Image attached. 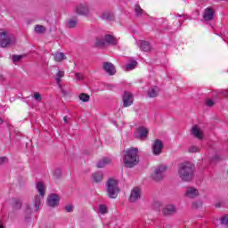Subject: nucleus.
<instances>
[{"mask_svg":"<svg viewBox=\"0 0 228 228\" xmlns=\"http://www.w3.org/2000/svg\"><path fill=\"white\" fill-rule=\"evenodd\" d=\"M123 163L126 168H134V167H136L140 163L138 148H129L123 151Z\"/></svg>","mask_w":228,"mask_h":228,"instance_id":"1","label":"nucleus"},{"mask_svg":"<svg viewBox=\"0 0 228 228\" xmlns=\"http://www.w3.org/2000/svg\"><path fill=\"white\" fill-rule=\"evenodd\" d=\"M195 166L190 162H183L179 165L178 175L185 183L193 181Z\"/></svg>","mask_w":228,"mask_h":228,"instance_id":"2","label":"nucleus"},{"mask_svg":"<svg viewBox=\"0 0 228 228\" xmlns=\"http://www.w3.org/2000/svg\"><path fill=\"white\" fill-rule=\"evenodd\" d=\"M106 186L107 193L110 199H117L118 193L120 192L117 180L110 178L106 183Z\"/></svg>","mask_w":228,"mask_h":228,"instance_id":"3","label":"nucleus"},{"mask_svg":"<svg viewBox=\"0 0 228 228\" xmlns=\"http://www.w3.org/2000/svg\"><path fill=\"white\" fill-rule=\"evenodd\" d=\"M95 44H96L97 47H104V45H106V44H108L109 45H117V44H118V41L117 40V37H115L110 34H107L102 38L97 37Z\"/></svg>","mask_w":228,"mask_h":228,"instance_id":"4","label":"nucleus"},{"mask_svg":"<svg viewBox=\"0 0 228 228\" xmlns=\"http://www.w3.org/2000/svg\"><path fill=\"white\" fill-rule=\"evenodd\" d=\"M37 190L39 193V196H36L34 199V206L36 208V211L40 209V204L42 203V197L45 195V185L42 183V182H38L37 183Z\"/></svg>","mask_w":228,"mask_h":228,"instance_id":"5","label":"nucleus"},{"mask_svg":"<svg viewBox=\"0 0 228 228\" xmlns=\"http://www.w3.org/2000/svg\"><path fill=\"white\" fill-rule=\"evenodd\" d=\"M15 41V37L8 34L7 31L0 29V47H8Z\"/></svg>","mask_w":228,"mask_h":228,"instance_id":"6","label":"nucleus"},{"mask_svg":"<svg viewBox=\"0 0 228 228\" xmlns=\"http://www.w3.org/2000/svg\"><path fill=\"white\" fill-rule=\"evenodd\" d=\"M168 167L167 166L160 165L154 168L153 173L151 174V178L153 181H163L165 175H167V170Z\"/></svg>","mask_w":228,"mask_h":228,"instance_id":"7","label":"nucleus"},{"mask_svg":"<svg viewBox=\"0 0 228 228\" xmlns=\"http://www.w3.org/2000/svg\"><path fill=\"white\" fill-rule=\"evenodd\" d=\"M163 147H165L163 144V141L156 139L151 146L152 153L154 154V156H159V154L163 152Z\"/></svg>","mask_w":228,"mask_h":228,"instance_id":"8","label":"nucleus"},{"mask_svg":"<svg viewBox=\"0 0 228 228\" xmlns=\"http://www.w3.org/2000/svg\"><path fill=\"white\" fill-rule=\"evenodd\" d=\"M134 136L139 140H145V138L149 136V129L141 126L136 130V133L134 134Z\"/></svg>","mask_w":228,"mask_h":228,"instance_id":"9","label":"nucleus"},{"mask_svg":"<svg viewBox=\"0 0 228 228\" xmlns=\"http://www.w3.org/2000/svg\"><path fill=\"white\" fill-rule=\"evenodd\" d=\"M140 199H142V191H140V188L135 187L130 193L129 200L130 202H136Z\"/></svg>","mask_w":228,"mask_h":228,"instance_id":"10","label":"nucleus"},{"mask_svg":"<svg viewBox=\"0 0 228 228\" xmlns=\"http://www.w3.org/2000/svg\"><path fill=\"white\" fill-rule=\"evenodd\" d=\"M60 204V196L58 194H50L47 198V205L50 208H56Z\"/></svg>","mask_w":228,"mask_h":228,"instance_id":"11","label":"nucleus"},{"mask_svg":"<svg viewBox=\"0 0 228 228\" xmlns=\"http://www.w3.org/2000/svg\"><path fill=\"white\" fill-rule=\"evenodd\" d=\"M213 19H215V10L211 7L206 8L203 12V20L209 22L210 20H213Z\"/></svg>","mask_w":228,"mask_h":228,"instance_id":"12","label":"nucleus"},{"mask_svg":"<svg viewBox=\"0 0 228 228\" xmlns=\"http://www.w3.org/2000/svg\"><path fill=\"white\" fill-rule=\"evenodd\" d=\"M102 69L107 72V74H109V76H115V74H117L115 65L111 62H103Z\"/></svg>","mask_w":228,"mask_h":228,"instance_id":"13","label":"nucleus"},{"mask_svg":"<svg viewBox=\"0 0 228 228\" xmlns=\"http://www.w3.org/2000/svg\"><path fill=\"white\" fill-rule=\"evenodd\" d=\"M185 197L188 199H195L199 197V190L194 187H187L184 192Z\"/></svg>","mask_w":228,"mask_h":228,"instance_id":"14","label":"nucleus"},{"mask_svg":"<svg viewBox=\"0 0 228 228\" xmlns=\"http://www.w3.org/2000/svg\"><path fill=\"white\" fill-rule=\"evenodd\" d=\"M133 94L129 92H125L123 95V106L124 108H128L133 104Z\"/></svg>","mask_w":228,"mask_h":228,"instance_id":"15","label":"nucleus"},{"mask_svg":"<svg viewBox=\"0 0 228 228\" xmlns=\"http://www.w3.org/2000/svg\"><path fill=\"white\" fill-rule=\"evenodd\" d=\"M177 211V208H175V205H167L163 210L162 213L165 216H170L172 215H175Z\"/></svg>","mask_w":228,"mask_h":228,"instance_id":"16","label":"nucleus"},{"mask_svg":"<svg viewBox=\"0 0 228 228\" xmlns=\"http://www.w3.org/2000/svg\"><path fill=\"white\" fill-rule=\"evenodd\" d=\"M77 13L78 15H88L90 13V7L86 4H81L77 7Z\"/></svg>","mask_w":228,"mask_h":228,"instance_id":"17","label":"nucleus"},{"mask_svg":"<svg viewBox=\"0 0 228 228\" xmlns=\"http://www.w3.org/2000/svg\"><path fill=\"white\" fill-rule=\"evenodd\" d=\"M191 133L198 140H202V138H203L202 131H200L199 126H192Z\"/></svg>","mask_w":228,"mask_h":228,"instance_id":"18","label":"nucleus"},{"mask_svg":"<svg viewBox=\"0 0 228 228\" xmlns=\"http://www.w3.org/2000/svg\"><path fill=\"white\" fill-rule=\"evenodd\" d=\"M110 164H111V159L103 158L97 162L96 167L97 168H104V167H107V165Z\"/></svg>","mask_w":228,"mask_h":228,"instance_id":"19","label":"nucleus"},{"mask_svg":"<svg viewBox=\"0 0 228 228\" xmlns=\"http://www.w3.org/2000/svg\"><path fill=\"white\" fill-rule=\"evenodd\" d=\"M159 92H160L159 87L153 86L148 90V95L149 97H151V98L158 97V95H159Z\"/></svg>","mask_w":228,"mask_h":228,"instance_id":"20","label":"nucleus"},{"mask_svg":"<svg viewBox=\"0 0 228 228\" xmlns=\"http://www.w3.org/2000/svg\"><path fill=\"white\" fill-rule=\"evenodd\" d=\"M53 56L54 58V61L57 62L63 61V60H67V56L65 55V53L61 52H56L53 54Z\"/></svg>","mask_w":228,"mask_h":228,"instance_id":"21","label":"nucleus"},{"mask_svg":"<svg viewBox=\"0 0 228 228\" xmlns=\"http://www.w3.org/2000/svg\"><path fill=\"white\" fill-rule=\"evenodd\" d=\"M102 177H104L102 172H95L92 175V181L93 183H101V181H102Z\"/></svg>","mask_w":228,"mask_h":228,"instance_id":"22","label":"nucleus"},{"mask_svg":"<svg viewBox=\"0 0 228 228\" xmlns=\"http://www.w3.org/2000/svg\"><path fill=\"white\" fill-rule=\"evenodd\" d=\"M141 51H143L144 53H149L151 49V43L148 41H141Z\"/></svg>","mask_w":228,"mask_h":228,"instance_id":"23","label":"nucleus"},{"mask_svg":"<svg viewBox=\"0 0 228 228\" xmlns=\"http://www.w3.org/2000/svg\"><path fill=\"white\" fill-rule=\"evenodd\" d=\"M65 76V71H58L55 77L56 83L59 88H61V77Z\"/></svg>","mask_w":228,"mask_h":228,"instance_id":"24","label":"nucleus"},{"mask_svg":"<svg viewBox=\"0 0 228 228\" xmlns=\"http://www.w3.org/2000/svg\"><path fill=\"white\" fill-rule=\"evenodd\" d=\"M102 19L103 20H109V21L115 20V15H113V13H110V12H104L102 15Z\"/></svg>","mask_w":228,"mask_h":228,"instance_id":"25","label":"nucleus"},{"mask_svg":"<svg viewBox=\"0 0 228 228\" xmlns=\"http://www.w3.org/2000/svg\"><path fill=\"white\" fill-rule=\"evenodd\" d=\"M34 30L36 33L40 35L45 31V27H44V25H36Z\"/></svg>","mask_w":228,"mask_h":228,"instance_id":"26","label":"nucleus"},{"mask_svg":"<svg viewBox=\"0 0 228 228\" xmlns=\"http://www.w3.org/2000/svg\"><path fill=\"white\" fill-rule=\"evenodd\" d=\"M136 65H138V61H132L128 65H126V70H134V69H136Z\"/></svg>","mask_w":228,"mask_h":228,"instance_id":"27","label":"nucleus"},{"mask_svg":"<svg viewBox=\"0 0 228 228\" xmlns=\"http://www.w3.org/2000/svg\"><path fill=\"white\" fill-rule=\"evenodd\" d=\"M78 97L82 102H88V101H90V95L85 93L80 94Z\"/></svg>","mask_w":228,"mask_h":228,"instance_id":"28","label":"nucleus"},{"mask_svg":"<svg viewBox=\"0 0 228 228\" xmlns=\"http://www.w3.org/2000/svg\"><path fill=\"white\" fill-rule=\"evenodd\" d=\"M22 58H24V55H12V63H14L16 65V63H19L20 61V60H22Z\"/></svg>","mask_w":228,"mask_h":228,"instance_id":"29","label":"nucleus"},{"mask_svg":"<svg viewBox=\"0 0 228 228\" xmlns=\"http://www.w3.org/2000/svg\"><path fill=\"white\" fill-rule=\"evenodd\" d=\"M12 208L13 209H20L22 208V202L19 200H14Z\"/></svg>","mask_w":228,"mask_h":228,"instance_id":"30","label":"nucleus"},{"mask_svg":"<svg viewBox=\"0 0 228 228\" xmlns=\"http://www.w3.org/2000/svg\"><path fill=\"white\" fill-rule=\"evenodd\" d=\"M77 25V20H71L68 21V28H76V26Z\"/></svg>","mask_w":228,"mask_h":228,"instance_id":"31","label":"nucleus"},{"mask_svg":"<svg viewBox=\"0 0 228 228\" xmlns=\"http://www.w3.org/2000/svg\"><path fill=\"white\" fill-rule=\"evenodd\" d=\"M99 211L101 215H106V213H108V208H106L105 205H100Z\"/></svg>","mask_w":228,"mask_h":228,"instance_id":"32","label":"nucleus"},{"mask_svg":"<svg viewBox=\"0 0 228 228\" xmlns=\"http://www.w3.org/2000/svg\"><path fill=\"white\" fill-rule=\"evenodd\" d=\"M135 13L136 15H139V16L142 15L143 13V9L140 7L139 4L135 5Z\"/></svg>","mask_w":228,"mask_h":228,"instance_id":"33","label":"nucleus"},{"mask_svg":"<svg viewBox=\"0 0 228 228\" xmlns=\"http://www.w3.org/2000/svg\"><path fill=\"white\" fill-rule=\"evenodd\" d=\"M199 208H202V202L196 201L192 203V208L193 209H199Z\"/></svg>","mask_w":228,"mask_h":228,"instance_id":"34","label":"nucleus"},{"mask_svg":"<svg viewBox=\"0 0 228 228\" xmlns=\"http://www.w3.org/2000/svg\"><path fill=\"white\" fill-rule=\"evenodd\" d=\"M199 151H200V149L197 146H191L189 148V152H191V153L199 152Z\"/></svg>","mask_w":228,"mask_h":228,"instance_id":"35","label":"nucleus"},{"mask_svg":"<svg viewBox=\"0 0 228 228\" xmlns=\"http://www.w3.org/2000/svg\"><path fill=\"white\" fill-rule=\"evenodd\" d=\"M65 210L67 211V213H72L74 211V206L68 205L65 207Z\"/></svg>","mask_w":228,"mask_h":228,"instance_id":"36","label":"nucleus"},{"mask_svg":"<svg viewBox=\"0 0 228 228\" xmlns=\"http://www.w3.org/2000/svg\"><path fill=\"white\" fill-rule=\"evenodd\" d=\"M34 99L36 100V101H38V102H40V101H42V95L40 94V93H35L34 94Z\"/></svg>","mask_w":228,"mask_h":228,"instance_id":"37","label":"nucleus"},{"mask_svg":"<svg viewBox=\"0 0 228 228\" xmlns=\"http://www.w3.org/2000/svg\"><path fill=\"white\" fill-rule=\"evenodd\" d=\"M76 79H78V81H83L84 76L81 73H76L75 74Z\"/></svg>","mask_w":228,"mask_h":228,"instance_id":"38","label":"nucleus"},{"mask_svg":"<svg viewBox=\"0 0 228 228\" xmlns=\"http://www.w3.org/2000/svg\"><path fill=\"white\" fill-rule=\"evenodd\" d=\"M206 104H207V106H209V107L215 106V102L213 100H211V99H208L206 101Z\"/></svg>","mask_w":228,"mask_h":228,"instance_id":"39","label":"nucleus"},{"mask_svg":"<svg viewBox=\"0 0 228 228\" xmlns=\"http://www.w3.org/2000/svg\"><path fill=\"white\" fill-rule=\"evenodd\" d=\"M4 163H8V158L6 157L0 158V165H4Z\"/></svg>","mask_w":228,"mask_h":228,"instance_id":"40","label":"nucleus"},{"mask_svg":"<svg viewBox=\"0 0 228 228\" xmlns=\"http://www.w3.org/2000/svg\"><path fill=\"white\" fill-rule=\"evenodd\" d=\"M53 175L54 177H60V175H61V171L60 169H55L53 171Z\"/></svg>","mask_w":228,"mask_h":228,"instance_id":"41","label":"nucleus"},{"mask_svg":"<svg viewBox=\"0 0 228 228\" xmlns=\"http://www.w3.org/2000/svg\"><path fill=\"white\" fill-rule=\"evenodd\" d=\"M61 89V94H62L63 97H65V95H67V91H65V89H63V86H61V87H60Z\"/></svg>","mask_w":228,"mask_h":228,"instance_id":"42","label":"nucleus"},{"mask_svg":"<svg viewBox=\"0 0 228 228\" xmlns=\"http://www.w3.org/2000/svg\"><path fill=\"white\" fill-rule=\"evenodd\" d=\"M221 94L224 95V97H228V89L221 92Z\"/></svg>","mask_w":228,"mask_h":228,"instance_id":"43","label":"nucleus"},{"mask_svg":"<svg viewBox=\"0 0 228 228\" xmlns=\"http://www.w3.org/2000/svg\"><path fill=\"white\" fill-rule=\"evenodd\" d=\"M108 90H113L115 88V86L109 85L107 86Z\"/></svg>","mask_w":228,"mask_h":228,"instance_id":"44","label":"nucleus"},{"mask_svg":"<svg viewBox=\"0 0 228 228\" xmlns=\"http://www.w3.org/2000/svg\"><path fill=\"white\" fill-rule=\"evenodd\" d=\"M69 118H67V116H65L64 118H63V121L65 122V124H67L68 122H69V119H68Z\"/></svg>","mask_w":228,"mask_h":228,"instance_id":"45","label":"nucleus"},{"mask_svg":"<svg viewBox=\"0 0 228 228\" xmlns=\"http://www.w3.org/2000/svg\"><path fill=\"white\" fill-rule=\"evenodd\" d=\"M3 122H4L3 118H0V126H1V124H3Z\"/></svg>","mask_w":228,"mask_h":228,"instance_id":"46","label":"nucleus"},{"mask_svg":"<svg viewBox=\"0 0 228 228\" xmlns=\"http://www.w3.org/2000/svg\"><path fill=\"white\" fill-rule=\"evenodd\" d=\"M0 228H4V226L1 223H0Z\"/></svg>","mask_w":228,"mask_h":228,"instance_id":"47","label":"nucleus"},{"mask_svg":"<svg viewBox=\"0 0 228 228\" xmlns=\"http://www.w3.org/2000/svg\"><path fill=\"white\" fill-rule=\"evenodd\" d=\"M178 17H184V15H183V14H182V15H178Z\"/></svg>","mask_w":228,"mask_h":228,"instance_id":"48","label":"nucleus"}]
</instances>
